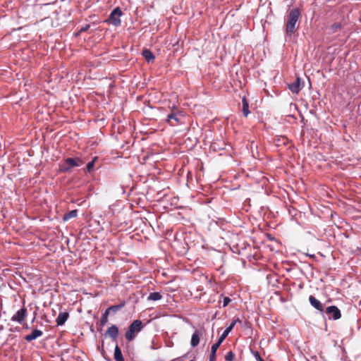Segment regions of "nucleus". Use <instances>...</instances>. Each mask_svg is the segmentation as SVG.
<instances>
[{
	"instance_id": "obj_1",
	"label": "nucleus",
	"mask_w": 361,
	"mask_h": 361,
	"mask_svg": "<svg viewBox=\"0 0 361 361\" xmlns=\"http://www.w3.org/2000/svg\"><path fill=\"white\" fill-rule=\"evenodd\" d=\"M300 17V11L298 8L291 9L287 15L286 23V34L291 37L293 34L298 30L299 25L297 23Z\"/></svg>"
},
{
	"instance_id": "obj_2",
	"label": "nucleus",
	"mask_w": 361,
	"mask_h": 361,
	"mask_svg": "<svg viewBox=\"0 0 361 361\" xmlns=\"http://www.w3.org/2000/svg\"><path fill=\"white\" fill-rule=\"evenodd\" d=\"M169 108L170 112L166 116V123L171 126L182 124V119L184 117L183 111L174 104Z\"/></svg>"
},
{
	"instance_id": "obj_3",
	"label": "nucleus",
	"mask_w": 361,
	"mask_h": 361,
	"mask_svg": "<svg viewBox=\"0 0 361 361\" xmlns=\"http://www.w3.org/2000/svg\"><path fill=\"white\" fill-rule=\"evenodd\" d=\"M143 328L142 323L140 320H134L128 326V329L125 334L126 339L128 341H133L135 336L142 331Z\"/></svg>"
},
{
	"instance_id": "obj_4",
	"label": "nucleus",
	"mask_w": 361,
	"mask_h": 361,
	"mask_svg": "<svg viewBox=\"0 0 361 361\" xmlns=\"http://www.w3.org/2000/svg\"><path fill=\"white\" fill-rule=\"evenodd\" d=\"M83 161L80 158H67L60 166V171L67 173L71 169L75 166H80L83 164Z\"/></svg>"
},
{
	"instance_id": "obj_5",
	"label": "nucleus",
	"mask_w": 361,
	"mask_h": 361,
	"mask_svg": "<svg viewBox=\"0 0 361 361\" xmlns=\"http://www.w3.org/2000/svg\"><path fill=\"white\" fill-rule=\"evenodd\" d=\"M324 314L329 319L337 320L341 317L340 310L335 305L327 307L324 310Z\"/></svg>"
},
{
	"instance_id": "obj_6",
	"label": "nucleus",
	"mask_w": 361,
	"mask_h": 361,
	"mask_svg": "<svg viewBox=\"0 0 361 361\" xmlns=\"http://www.w3.org/2000/svg\"><path fill=\"white\" fill-rule=\"evenodd\" d=\"M122 15V11L119 7L115 8L111 13L109 18L107 20L108 22L114 25V26H118L121 25L120 17Z\"/></svg>"
},
{
	"instance_id": "obj_7",
	"label": "nucleus",
	"mask_w": 361,
	"mask_h": 361,
	"mask_svg": "<svg viewBox=\"0 0 361 361\" xmlns=\"http://www.w3.org/2000/svg\"><path fill=\"white\" fill-rule=\"evenodd\" d=\"M288 87L293 94H298L303 88L304 83L299 77H297L294 82L288 85Z\"/></svg>"
},
{
	"instance_id": "obj_8",
	"label": "nucleus",
	"mask_w": 361,
	"mask_h": 361,
	"mask_svg": "<svg viewBox=\"0 0 361 361\" xmlns=\"http://www.w3.org/2000/svg\"><path fill=\"white\" fill-rule=\"evenodd\" d=\"M309 302L310 305L317 310L319 311L323 316H324V305H323L319 300H317L314 296L310 295L309 296Z\"/></svg>"
},
{
	"instance_id": "obj_9",
	"label": "nucleus",
	"mask_w": 361,
	"mask_h": 361,
	"mask_svg": "<svg viewBox=\"0 0 361 361\" xmlns=\"http://www.w3.org/2000/svg\"><path fill=\"white\" fill-rule=\"evenodd\" d=\"M27 316V309L25 307H22L20 310H18L17 312L12 316L11 320L13 322H17L20 324L25 320Z\"/></svg>"
},
{
	"instance_id": "obj_10",
	"label": "nucleus",
	"mask_w": 361,
	"mask_h": 361,
	"mask_svg": "<svg viewBox=\"0 0 361 361\" xmlns=\"http://www.w3.org/2000/svg\"><path fill=\"white\" fill-rule=\"evenodd\" d=\"M119 334L118 328L116 325L112 324L106 331L105 336H109L113 341H116Z\"/></svg>"
},
{
	"instance_id": "obj_11",
	"label": "nucleus",
	"mask_w": 361,
	"mask_h": 361,
	"mask_svg": "<svg viewBox=\"0 0 361 361\" xmlns=\"http://www.w3.org/2000/svg\"><path fill=\"white\" fill-rule=\"evenodd\" d=\"M43 332L39 329H35L32 331L30 334H27L25 336V340L27 342L32 341L33 340L37 339L38 337L42 336Z\"/></svg>"
},
{
	"instance_id": "obj_12",
	"label": "nucleus",
	"mask_w": 361,
	"mask_h": 361,
	"mask_svg": "<svg viewBox=\"0 0 361 361\" xmlns=\"http://www.w3.org/2000/svg\"><path fill=\"white\" fill-rule=\"evenodd\" d=\"M69 317L67 312H60L56 319L57 326H63Z\"/></svg>"
},
{
	"instance_id": "obj_13",
	"label": "nucleus",
	"mask_w": 361,
	"mask_h": 361,
	"mask_svg": "<svg viewBox=\"0 0 361 361\" xmlns=\"http://www.w3.org/2000/svg\"><path fill=\"white\" fill-rule=\"evenodd\" d=\"M202 335V332L199 330H195L192 334L190 341V345L192 347H196L200 343V338Z\"/></svg>"
},
{
	"instance_id": "obj_14",
	"label": "nucleus",
	"mask_w": 361,
	"mask_h": 361,
	"mask_svg": "<svg viewBox=\"0 0 361 361\" xmlns=\"http://www.w3.org/2000/svg\"><path fill=\"white\" fill-rule=\"evenodd\" d=\"M221 344V343L218 341L216 343H215L214 344H213L212 345L211 353H210V356H209V361H216V351Z\"/></svg>"
},
{
	"instance_id": "obj_15",
	"label": "nucleus",
	"mask_w": 361,
	"mask_h": 361,
	"mask_svg": "<svg viewBox=\"0 0 361 361\" xmlns=\"http://www.w3.org/2000/svg\"><path fill=\"white\" fill-rule=\"evenodd\" d=\"M234 326H235V322H231V324L224 330V331L220 336L218 341L222 343V342L228 336V334L232 331V329L234 328Z\"/></svg>"
},
{
	"instance_id": "obj_16",
	"label": "nucleus",
	"mask_w": 361,
	"mask_h": 361,
	"mask_svg": "<svg viewBox=\"0 0 361 361\" xmlns=\"http://www.w3.org/2000/svg\"><path fill=\"white\" fill-rule=\"evenodd\" d=\"M142 56L147 63L153 61L155 59L154 54L149 49L143 50Z\"/></svg>"
},
{
	"instance_id": "obj_17",
	"label": "nucleus",
	"mask_w": 361,
	"mask_h": 361,
	"mask_svg": "<svg viewBox=\"0 0 361 361\" xmlns=\"http://www.w3.org/2000/svg\"><path fill=\"white\" fill-rule=\"evenodd\" d=\"M126 305V302L123 301L121 303L116 305H111L109 307V310L111 311V313L112 314H116L118 311H120L121 309H123Z\"/></svg>"
},
{
	"instance_id": "obj_18",
	"label": "nucleus",
	"mask_w": 361,
	"mask_h": 361,
	"mask_svg": "<svg viewBox=\"0 0 361 361\" xmlns=\"http://www.w3.org/2000/svg\"><path fill=\"white\" fill-rule=\"evenodd\" d=\"M114 357L116 361H125L121 350L118 345L115 347Z\"/></svg>"
},
{
	"instance_id": "obj_19",
	"label": "nucleus",
	"mask_w": 361,
	"mask_h": 361,
	"mask_svg": "<svg viewBox=\"0 0 361 361\" xmlns=\"http://www.w3.org/2000/svg\"><path fill=\"white\" fill-rule=\"evenodd\" d=\"M77 215H78V210L77 209L71 210V211L68 212V213H66L63 215V221H68L69 219H71L72 218L76 217Z\"/></svg>"
},
{
	"instance_id": "obj_20",
	"label": "nucleus",
	"mask_w": 361,
	"mask_h": 361,
	"mask_svg": "<svg viewBox=\"0 0 361 361\" xmlns=\"http://www.w3.org/2000/svg\"><path fill=\"white\" fill-rule=\"evenodd\" d=\"M242 104H243V112L244 116L246 117L250 114V111H249L248 102L245 97L242 99Z\"/></svg>"
},
{
	"instance_id": "obj_21",
	"label": "nucleus",
	"mask_w": 361,
	"mask_h": 361,
	"mask_svg": "<svg viewBox=\"0 0 361 361\" xmlns=\"http://www.w3.org/2000/svg\"><path fill=\"white\" fill-rule=\"evenodd\" d=\"M162 298V295L160 293L154 292L150 293L149 296L147 297V300L157 301Z\"/></svg>"
},
{
	"instance_id": "obj_22",
	"label": "nucleus",
	"mask_w": 361,
	"mask_h": 361,
	"mask_svg": "<svg viewBox=\"0 0 361 361\" xmlns=\"http://www.w3.org/2000/svg\"><path fill=\"white\" fill-rule=\"evenodd\" d=\"M97 157H95L91 161H90L87 164V167H86V169H87V171L88 173H91L93 170H94V163L95 161H97Z\"/></svg>"
},
{
	"instance_id": "obj_23",
	"label": "nucleus",
	"mask_w": 361,
	"mask_h": 361,
	"mask_svg": "<svg viewBox=\"0 0 361 361\" xmlns=\"http://www.w3.org/2000/svg\"><path fill=\"white\" fill-rule=\"evenodd\" d=\"M341 27H342L341 23H334V24H333V25L329 27V30H330V32H330L331 34L336 33L338 29L341 28Z\"/></svg>"
},
{
	"instance_id": "obj_24",
	"label": "nucleus",
	"mask_w": 361,
	"mask_h": 361,
	"mask_svg": "<svg viewBox=\"0 0 361 361\" xmlns=\"http://www.w3.org/2000/svg\"><path fill=\"white\" fill-rule=\"evenodd\" d=\"M235 358V353L232 351H229L225 355V360L226 361H233Z\"/></svg>"
},
{
	"instance_id": "obj_25",
	"label": "nucleus",
	"mask_w": 361,
	"mask_h": 361,
	"mask_svg": "<svg viewBox=\"0 0 361 361\" xmlns=\"http://www.w3.org/2000/svg\"><path fill=\"white\" fill-rule=\"evenodd\" d=\"M108 322V318L102 315L100 321H99V325L101 326H104Z\"/></svg>"
},
{
	"instance_id": "obj_26",
	"label": "nucleus",
	"mask_w": 361,
	"mask_h": 361,
	"mask_svg": "<svg viewBox=\"0 0 361 361\" xmlns=\"http://www.w3.org/2000/svg\"><path fill=\"white\" fill-rule=\"evenodd\" d=\"M231 299L228 298V297H224L223 298V307H226L230 302H231Z\"/></svg>"
},
{
	"instance_id": "obj_27",
	"label": "nucleus",
	"mask_w": 361,
	"mask_h": 361,
	"mask_svg": "<svg viewBox=\"0 0 361 361\" xmlns=\"http://www.w3.org/2000/svg\"><path fill=\"white\" fill-rule=\"evenodd\" d=\"M90 27V25L89 24H86L81 27V28L79 30V32H86L89 30Z\"/></svg>"
},
{
	"instance_id": "obj_28",
	"label": "nucleus",
	"mask_w": 361,
	"mask_h": 361,
	"mask_svg": "<svg viewBox=\"0 0 361 361\" xmlns=\"http://www.w3.org/2000/svg\"><path fill=\"white\" fill-rule=\"evenodd\" d=\"M111 311L109 310V307L105 310V312L102 314L103 316L108 318L109 315L111 314Z\"/></svg>"
},
{
	"instance_id": "obj_29",
	"label": "nucleus",
	"mask_w": 361,
	"mask_h": 361,
	"mask_svg": "<svg viewBox=\"0 0 361 361\" xmlns=\"http://www.w3.org/2000/svg\"><path fill=\"white\" fill-rule=\"evenodd\" d=\"M256 357L257 361H264L259 355V353L257 352L256 353Z\"/></svg>"
},
{
	"instance_id": "obj_30",
	"label": "nucleus",
	"mask_w": 361,
	"mask_h": 361,
	"mask_svg": "<svg viewBox=\"0 0 361 361\" xmlns=\"http://www.w3.org/2000/svg\"><path fill=\"white\" fill-rule=\"evenodd\" d=\"M232 322H235V325L237 323L241 324L242 321L239 319H234Z\"/></svg>"
},
{
	"instance_id": "obj_31",
	"label": "nucleus",
	"mask_w": 361,
	"mask_h": 361,
	"mask_svg": "<svg viewBox=\"0 0 361 361\" xmlns=\"http://www.w3.org/2000/svg\"><path fill=\"white\" fill-rule=\"evenodd\" d=\"M310 257H314V255H310Z\"/></svg>"
},
{
	"instance_id": "obj_32",
	"label": "nucleus",
	"mask_w": 361,
	"mask_h": 361,
	"mask_svg": "<svg viewBox=\"0 0 361 361\" xmlns=\"http://www.w3.org/2000/svg\"><path fill=\"white\" fill-rule=\"evenodd\" d=\"M189 361H195V360H189Z\"/></svg>"
}]
</instances>
